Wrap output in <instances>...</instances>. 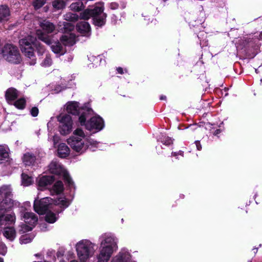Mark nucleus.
<instances>
[{
	"label": "nucleus",
	"instance_id": "f257e3e1",
	"mask_svg": "<svg viewBox=\"0 0 262 262\" xmlns=\"http://www.w3.org/2000/svg\"><path fill=\"white\" fill-rule=\"evenodd\" d=\"M12 196V189L10 185L0 187V227L15 222L16 217L14 213L5 214L14 206L17 205V202L11 199Z\"/></svg>",
	"mask_w": 262,
	"mask_h": 262
},
{
	"label": "nucleus",
	"instance_id": "f03ea898",
	"mask_svg": "<svg viewBox=\"0 0 262 262\" xmlns=\"http://www.w3.org/2000/svg\"><path fill=\"white\" fill-rule=\"evenodd\" d=\"M85 135L83 131L77 128L73 132V135L67 140V142L71 148L78 152H83L90 145H96L94 141L85 139Z\"/></svg>",
	"mask_w": 262,
	"mask_h": 262
},
{
	"label": "nucleus",
	"instance_id": "7ed1b4c3",
	"mask_svg": "<svg viewBox=\"0 0 262 262\" xmlns=\"http://www.w3.org/2000/svg\"><path fill=\"white\" fill-rule=\"evenodd\" d=\"M117 239L113 236L105 237L101 241L100 252L97 256V262H107L114 251L118 249Z\"/></svg>",
	"mask_w": 262,
	"mask_h": 262
},
{
	"label": "nucleus",
	"instance_id": "20e7f679",
	"mask_svg": "<svg viewBox=\"0 0 262 262\" xmlns=\"http://www.w3.org/2000/svg\"><path fill=\"white\" fill-rule=\"evenodd\" d=\"M52 204L66 208L69 205L70 202L65 198H60L57 200H53L49 197H46L39 200H35L34 209L37 213L43 214L46 213L49 207Z\"/></svg>",
	"mask_w": 262,
	"mask_h": 262
},
{
	"label": "nucleus",
	"instance_id": "39448f33",
	"mask_svg": "<svg viewBox=\"0 0 262 262\" xmlns=\"http://www.w3.org/2000/svg\"><path fill=\"white\" fill-rule=\"evenodd\" d=\"M103 11V6L99 4L93 9L85 10L81 13L80 17L83 19H88L92 17L94 24L95 26L101 27L105 23L106 14Z\"/></svg>",
	"mask_w": 262,
	"mask_h": 262
},
{
	"label": "nucleus",
	"instance_id": "423d86ee",
	"mask_svg": "<svg viewBox=\"0 0 262 262\" xmlns=\"http://www.w3.org/2000/svg\"><path fill=\"white\" fill-rule=\"evenodd\" d=\"M35 39L31 36L21 39L19 41L20 49L22 53L28 58V62L30 65H34L36 59L34 54V47Z\"/></svg>",
	"mask_w": 262,
	"mask_h": 262
},
{
	"label": "nucleus",
	"instance_id": "0eeeda50",
	"mask_svg": "<svg viewBox=\"0 0 262 262\" xmlns=\"http://www.w3.org/2000/svg\"><path fill=\"white\" fill-rule=\"evenodd\" d=\"M94 244L88 240H82L77 244V255L81 261L86 260L94 254Z\"/></svg>",
	"mask_w": 262,
	"mask_h": 262
},
{
	"label": "nucleus",
	"instance_id": "6e6552de",
	"mask_svg": "<svg viewBox=\"0 0 262 262\" xmlns=\"http://www.w3.org/2000/svg\"><path fill=\"white\" fill-rule=\"evenodd\" d=\"M86 116L84 113L79 117V121L81 125H84L89 130H100L104 126V122L102 119L98 116H95L90 119L86 123Z\"/></svg>",
	"mask_w": 262,
	"mask_h": 262
},
{
	"label": "nucleus",
	"instance_id": "1a4fd4ad",
	"mask_svg": "<svg viewBox=\"0 0 262 262\" xmlns=\"http://www.w3.org/2000/svg\"><path fill=\"white\" fill-rule=\"evenodd\" d=\"M4 58L9 62L18 63L20 61V56L17 48L10 44L5 46L3 51Z\"/></svg>",
	"mask_w": 262,
	"mask_h": 262
},
{
	"label": "nucleus",
	"instance_id": "9d476101",
	"mask_svg": "<svg viewBox=\"0 0 262 262\" xmlns=\"http://www.w3.org/2000/svg\"><path fill=\"white\" fill-rule=\"evenodd\" d=\"M49 169L51 173L62 177L69 185L72 184L73 182L69 173L59 163L52 161L49 165Z\"/></svg>",
	"mask_w": 262,
	"mask_h": 262
},
{
	"label": "nucleus",
	"instance_id": "9b49d317",
	"mask_svg": "<svg viewBox=\"0 0 262 262\" xmlns=\"http://www.w3.org/2000/svg\"><path fill=\"white\" fill-rule=\"evenodd\" d=\"M58 120L61 123L60 132L62 135L69 134L72 128V121L71 117L69 115H60L58 117Z\"/></svg>",
	"mask_w": 262,
	"mask_h": 262
},
{
	"label": "nucleus",
	"instance_id": "f8f14e48",
	"mask_svg": "<svg viewBox=\"0 0 262 262\" xmlns=\"http://www.w3.org/2000/svg\"><path fill=\"white\" fill-rule=\"evenodd\" d=\"M21 216L24 222L29 225V226L24 225V227H25L24 231H31L37 222V217L34 213L29 212H23Z\"/></svg>",
	"mask_w": 262,
	"mask_h": 262
},
{
	"label": "nucleus",
	"instance_id": "ddd939ff",
	"mask_svg": "<svg viewBox=\"0 0 262 262\" xmlns=\"http://www.w3.org/2000/svg\"><path fill=\"white\" fill-rule=\"evenodd\" d=\"M54 181L51 176H43L37 180L38 189L43 190L46 187L51 185Z\"/></svg>",
	"mask_w": 262,
	"mask_h": 262
},
{
	"label": "nucleus",
	"instance_id": "4468645a",
	"mask_svg": "<svg viewBox=\"0 0 262 262\" xmlns=\"http://www.w3.org/2000/svg\"><path fill=\"white\" fill-rule=\"evenodd\" d=\"M10 10L7 5L0 6V24L6 22L9 19Z\"/></svg>",
	"mask_w": 262,
	"mask_h": 262
},
{
	"label": "nucleus",
	"instance_id": "2eb2a0df",
	"mask_svg": "<svg viewBox=\"0 0 262 262\" xmlns=\"http://www.w3.org/2000/svg\"><path fill=\"white\" fill-rule=\"evenodd\" d=\"M40 27L47 33H52L55 30L54 25L46 20H39Z\"/></svg>",
	"mask_w": 262,
	"mask_h": 262
},
{
	"label": "nucleus",
	"instance_id": "dca6fc26",
	"mask_svg": "<svg viewBox=\"0 0 262 262\" xmlns=\"http://www.w3.org/2000/svg\"><path fill=\"white\" fill-rule=\"evenodd\" d=\"M19 93L18 91L13 88H10L8 89L5 93V97L6 100L8 101H12L17 98Z\"/></svg>",
	"mask_w": 262,
	"mask_h": 262
},
{
	"label": "nucleus",
	"instance_id": "f3484780",
	"mask_svg": "<svg viewBox=\"0 0 262 262\" xmlns=\"http://www.w3.org/2000/svg\"><path fill=\"white\" fill-rule=\"evenodd\" d=\"M60 40L66 46H73L76 41L75 36L73 34H68L63 35L61 37Z\"/></svg>",
	"mask_w": 262,
	"mask_h": 262
},
{
	"label": "nucleus",
	"instance_id": "a211bd4d",
	"mask_svg": "<svg viewBox=\"0 0 262 262\" xmlns=\"http://www.w3.org/2000/svg\"><path fill=\"white\" fill-rule=\"evenodd\" d=\"M57 153L60 158H66L70 154V149L65 143H61L58 146Z\"/></svg>",
	"mask_w": 262,
	"mask_h": 262
},
{
	"label": "nucleus",
	"instance_id": "6ab92c4d",
	"mask_svg": "<svg viewBox=\"0 0 262 262\" xmlns=\"http://www.w3.org/2000/svg\"><path fill=\"white\" fill-rule=\"evenodd\" d=\"M130 259V255L128 252L124 253L120 252L114 257L111 262H128Z\"/></svg>",
	"mask_w": 262,
	"mask_h": 262
},
{
	"label": "nucleus",
	"instance_id": "aec40b11",
	"mask_svg": "<svg viewBox=\"0 0 262 262\" xmlns=\"http://www.w3.org/2000/svg\"><path fill=\"white\" fill-rule=\"evenodd\" d=\"M36 34L38 38L40 40L45 42L46 44L48 45H51L52 44V38L50 36L45 34L40 30H37L36 32Z\"/></svg>",
	"mask_w": 262,
	"mask_h": 262
},
{
	"label": "nucleus",
	"instance_id": "412c9836",
	"mask_svg": "<svg viewBox=\"0 0 262 262\" xmlns=\"http://www.w3.org/2000/svg\"><path fill=\"white\" fill-rule=\"evenodd\" d=\"M58 26L59 31L63 33L70 32L74 28V26L70 23L59 22Z\"/></svg>",
	"mask_w": 262,
	"mask_h": 262
},
{
	"label": "nucleus",
	"instance_id": "4be33fe9",
	"mask_svg": "<svg viewBox=\"0 0 262 262\" xmlns=\"http://www.w3.org/2000/svg\"><path fill=\"white\" fill-rule=\"evenodd\" d=\"M3 234L9 240L13 241L16 236V232L13 227H6L4 229Z\"/></svg>",
	"mask_w": 262,
	"mask_h": 262
},
{
	"label": "nucleus",
	"instance_id": "5701e85b",
	"mask_svg": "<svg viewBox=\"0 0 262 262\" xmlns=\"http://www.w3.org/2000/svg\"><path fill=\"white\" fill-rule=\"evenodd\" d=\"M67 111L69 113L76 115L79 111V105L77 102H71L67 104Z\"/></svg>",
	"mask_w": 262,
	"mask_h": 262
},
{
	"label": "nucleus",
	"instance_id": "b1692460",
	"mask_svg": "<svg viewBox=\"0 0 262 262\" xmlns=\"http://www.w3.org/2000/svg\"><path fill=\"white\" fill-rule=\"evenodd\" d=\"M8 148L5 146L0 145V163L8 161Z\"/></svg>",
	"mask_w": 262,
	"mask_h": 262
},
{
	"label": "nucleus",
	"instance_id": "393cba45",
	"mask_svg": "<svg viewBox=\"0 0 262 262\" xmlns=\"http://www.w3.org/2000/svg\"><path fill=\"white\" fill-rule=\"evenodd\" d=\"M77 29L82 33H88L90 31V26L86 21H81L78 24L77 26Z\"/></svg>",
	"mask_w": 262,
	"mask_h": 262
},
{
	"label": "nucleus",
	"instance_id": "a878e982",
	"mask_svg": "<svg viewBox=\"0 0 262 262\" xmlns=\"http://www.w3.org/2000/svg\"><path fill=\"white\" fill-rule=\"evenodd\" d=\"M36 160L35 157L30 153H27L24 155L23 158V162L26 165H31L33 164Z\"/></svg>",
	"mask_w": 262,
	"mask_h": 262
},
{
	"label": "nucleus",
	"instance_id": "bb28decb",
	"mask_svg": "<svg viewBox=\"0 0 262 262\" xmlns=\"http://www.w3.org/2000/svg\"><path fill=\"white\" fill-rule=\"evenodd\" d=\"M63 190V185L62 182L60 181L56 182L52 190V192L58 194L61 193Z\"/></svg>",
	"mask_w": 262,
	"mask_h": 262
},
{
	"label": "nucleus",
	"instance_id": "cd10ccee",
	"mask_svg": "<svg viewBox=\"0 0 262 262\" xmlns=\"http://www.w3.org/2000/svg\"><path fill=\"white\" fill-rule=\"evenodd\" d=\"M63 17L65 20L71 22H75L79 18V16L77 14L71 12L67 13Z\"/></svg>",
	"mask_w": 262,
	"mask_h": 262
},
{
	"label": "nucleus",
	"instance_id": "c85d7f7f",
	"mask_svg": "<svg viewBox=\"0 0 262 262\" xmlns=\"http://www.w3.org/2000/svg\"><path fill=\"white\" fill-rule=\"evenodd\" d=\"M70 8L71 10L79 11L83 8V5L82 2L78 1L72 3L70 6Z\"/></svg>",
	"mask_w": 262,
	"mask_h": 262
},
{
	"label": "nucleus",
	"instance_id": "c756f323",
	"mask_svg": "<svg viewBox=\"0 0 262 262\" xmlns=\"http://www.w3.org/2000/svg\"><path fill=\"white\" fill-rule=\"evenodd\" d=\"M46 221L49 223H54L57 219L56 215L51 211L47 212Z\"/></svg>",
	"mask_w": 262,
	"mask_h": 262
},
{
	"label": "nucleus",
	"instance_id": "7c9ffc66",
	"mask_svg": "<svg viewBox=\"0 0 262 262\" xmlns=\"http://www.w3.org/2000/svg\"><path fill=\"white\" fill-rule=\"evenodd\" d=\"M51 49L53 52L56 54H63V52L62 51V47L59 42H55L54 45H52Z\"/></svg>",
	"mask_w": 262,
	"mask_h": 262
},
{
	"label": "nucleus",
	"instance_id": "2f4dec72",
	"mask_svg": "<svg viewBox=\"0 0 262 262\" xmlns=\"http://www.w3.org/2000/svg\"><path fill=\"white\" fill-rule=\"evenodd\" d=\"M22 184L25 186L31 185L33 182L32 177L28 176L27 174L23 173L21 174Z\"/></svg>",
	"mask_w": 262,
	"mask_h": 262
},
{
	"label": "nucleus",
	"instance_id": "473e14b6",
	"mask_svg": "<svg viewBox=\"0 0 262 262\" xmlns=\"http://www.w3.org/2000/svg\"><path fill=\"white\" fill-rule=\"evenodd\" d=\"M53 7L57 10L61 9L65 6L64 2L61 0H55L52 3Z\"/></svg>",
	"mask_w": 262,
	"mask_h": 262
},
{
	"label": "nucleus",
	"instance_id": "72a5a7b5",
	"mask_svg": "<svg viewBox=\"0 0 262 262\" xmlns=\"http://www.w3.org/2000/svg\"><path fill=\"white\" fill-rule=\"evenodd\" d=\"M14 105L18 109H23L26 105V100L24 98L19 99L14 102Z\"/></svg>",
	"mask_w": 262,
	"mask_h": 262
},
{
	"label": "nucleus",
	"instance_id": "f704fd0d",
	"mask_svg": "<svg viewBox=\"0 0 262 262\" xmlns=\"http://www.w3.org/2000/svg\"><path fill=\"white\" fill-rule=\"evenodd\" d=\"M52 63V60L50 55H47L45 58L41 63V66L43 67H48Z\"/></svg>",
	"mask_w": 262,
	"mask_h": 262
},
{
	"label": "nucleus",
	"instance_id": "c9c22d12",
	"mask_svg": "<svg viewBox=\"0 0 262 262\" xmlns=\"http://www.w3.org/2000/svg\"><path fill=\"white\" fill-rule=\"evenodd\" d=\"M46 0H35L33 2V6L35 9L37 10L40 8L43 5L45 4Z\"/></svg>",
	"mask_w": 262,
	"mask_h": 262
},
{
	"label": "nucleus",
	"instance_id": "e433bc0d",
	"mask_svg": "<svg viewBox=\"0 0 262 262\" xmlns=\"http://www.w3.org/2000/svg\"><path fill=\"white\" fill-rule=\"evenodd\" d=\"M39 113V111L37 107H33L30 110V113L33 117H36Z\"/></svg>",
	"mask_w": 262,
	"mask_h": 262
},
{
	"label": "nucleus",
	"instance_id": "4c0bfd02",
	"mask_svg": "<svg viewBox=\"0 0 262 262\" xmlns=\"http://www.w3.org/2000/svg\"><path fill=\"white\" fill-rule=\"evenodd\" d=\"M20 240L21 244H27L31 241V239L26 235L21 236Z\"/></svg>",
	"mask_w": 262,
	"mask_h": 262
},
{
	"label": "nucleus",
	"instance_id": "58836bf2",
	"mask_svg": "<svg viewBox=\"0 0 262 262\" xmlns=\"http://www.w3.org/2000/svg\"><path fill=\"white\" fill-rule=\"evenodd\" d=\"M162 142L166 145H168L172 143V140L169 138H167L165 140H163Z\"/></svg>",
	"mask_w": 262,
	"mask_h": 262
},
{
	"label": "nucleus",
	"instance_id": "ea45409f",
	"mask_svg": "<svg viewBox=\"0 0 262 262\" xmlns=\"http://www.w3.org/2000/svg\"><path fill=\"white\" fill-rule=\"evenodd\" d=\"M36 48H37V50L38 53H39L40 54H42L45 51V49L42 47L40 46V45H39L38 47H36Z\"/></svg>",
	"mask_w": 262,
	"mask_h": 262
},
{
	"label": "nucleus",
	"instance_id": "a19ab883",
	"mask_svg": "<svg viewBox=\"0 0 262 262\" xmlns=\"http://www.w3.org/2000/svg\"><path fill=\"white\" fill-rule=\"evenodd\" d=\"M110 7L112 9H116L118 7V5L116 3H113L111 4Z\"/></svg>",
	"mask_w": 262,
	"mask_h": 262
},
{
	"label": "nucleus",
	"instance_id": "79ce46f5",
	"mask_svg": "<svg viewBox=\"0 0 262 262\" xmlns=\"http://www.w3.org/2000/svg\"><path fill=\"white\" fill-rule=\"evenodd\" d=\"M195 145H196V148L198 149V150H201L202 148V146H201V145L200 142L198 141H195Z\"/></svg>",
	"mask_w": 262,
	"mask_h": 262
},
{
	"label": "nucleus",
	"instance_id": "37998d69",
	"mask_svg": "<svg viewBox=\"0 0 262 262\" xmlns=\"http://www.w3.org/2000/svg\"><path fill=\"white\" fill-rule=\"evenodd\" d=\"M117 71L120 74H122L123 73V69L122 68H121V67L117 68Z\"/></svg>",
	"mask_w": 262,
	"mask_h": 262
},
{
	"label": "nucleus",
	"instance_id": "c03bdc74",
	"mask_svg": "<svg viewBox=\"0 0 262 262\" xmlns=\"http://www.w3.org/2000/svg\"><path fill=\"white\" fill-rule=\"evenodd\" d=\"M58 139V137H56L55 136L53 137V140H54V143H55L56 141H57Z\"/></svg>",
	"mask_w": 262,
	"mask_h": 262
},
{
	"label": "nucleus",
	"instance_id": "a18cd8bd",
	"mask_svg": "<svg viewBox=\"0 0 262 262\" xmlns=\"http://www.w3.org/2000/svg\"><path fill=\"white\" fill-rule=\"evenodd\" d=\"M166 96H162L160 97L161 100H165L166 99Z\"/></svg>",
	"mask_w": 262,
	"mask_h": 262
},
{
	"label": "nucleus",
	"instance_id": "49530a36",
	"mask_svg": "<svg viewBox=\"0 0 262 262\" xmlns=\"http://www.w3.org/2000/svg\"><path fill=\"white\" fill-rule=\"evenodd\" d=\"M46 225L45 224H43V225H42L41 227V229L43 230V228H46V226H45Z\"/></svg>",
	"mask_w": 262,
	"mask_h": 262
},
{
	"label": "nucleus",
	"instance_id": "de8ad7c7",
	"mask_svg": "<svg viewBox=\"0 0 262 262\" xmlns=\"http://www.w3.org/2000/svg\"><path fill=\"white\" fill-rule=\"evenodd\" d=\"M71 262H77V261L74 260L71 261Z\"/></svg>",
	"mask_w": 262,
	"mask_h": 262
},
{
	"label": "nucleus",
	"instance_id": "09e8293b",
	"mask_svg": "<svg viewBox=\"0 0 262 262\" xmlns=\"http://www.w3.org/2000/svg\"><path fill=\"white\" fill-rule=\"evenodd\" d=\"M35 256H39V254H35Z\"/></svg>",
	"mask_w": 262,
	"mask_h": 262
},
{
	"label": "nucleus",
	"instance_id": "8fccbe9b",
	"mask_svg": "<svg viewBox=\"0 0 262 262\" xmlns=\"http://www.w3.org/2000/svg\"><path fill=\"white\" fill-rule=\"evenodd\" d=\"M0 262H3V260L2 258H0Z\"/></svg>",
	"mask_w": 262,
	"mask_h": 262
},
{
	"label": "nucleus",
	"instance_id": "3c124183",
	"mask_svg": "<svg viewBox=\"0 0 262 262\" xmlns=\"http://www.w3.org/2000/svg\"><path fill=\"white\" fill-rule=\"evenodd\" d=\"M261 34L262 35V33H261Z\"/></svg>",
	"mask_w": 262,
	"mask_h": 262
}]
</instances>
